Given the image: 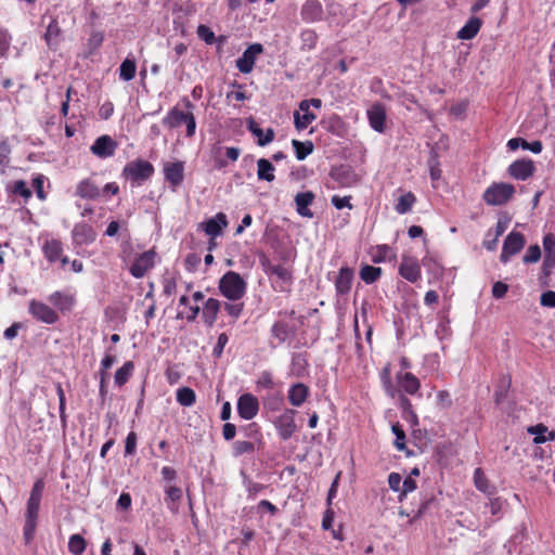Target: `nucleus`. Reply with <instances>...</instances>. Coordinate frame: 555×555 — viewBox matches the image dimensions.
<instances>
[{"label": "nucleus", "mask_w": 555, "mask_h": 555, "mask_svg": "<svg viewBox=\"0 0 555 555\" xmlns=\"http://www.w3.org/2000/svg\"><path fill=\"white\" fill-rule=\"evenodd\" d=\"M76 195L81 198L94 199L100 196V189L90 179H85L77 184Z\"/></svg>", "instance_id": "nucleus-26"}, {"label": "nucleus", "mask_w": 555, "mask_h": 555, "mask_svg": "<svg viewBox=\"0 0 555 555\" xmlns=\"http://www.w3.org/2000/svg\"><path fill=\"white\" fill-rule=\"evenodd\" d=\"M415 201H416L415 195L412 192H408L399 197L395 209L400 215L406 214L408 211L411 210Z\"/></svg>", "instance_id": "nucleus-40"}, {"label": "nucleus", "mask_w": 555, "mask_h": 555, "mask_svg": "<svg viewBox=\"0 0 555 555\" xmlns=\"http://www.w3.org/2000/svg\"><path fill=\"white\" fill-rule=\"evenodd\" d=\"M511 377L502 376L495 387L494 399L496 404H501L503 400L506 398L508 389L511 387Z\"/></svg>", "instance_id": "nucleus-38"}, {"label": "nucleus", "mask_w": 555, "mask_h": 555, "mask_svg": "<svg viewBox=\"0 0 555 555\" xmlns=\"http://www.w3.org/2000/svg\"><path fill=\"white\" fill-rule=\"evenodd\" d=\"M392 431L396 435L395 446L399 451L405 449V434L401 426L397 423L392 425Z\"/></svg>", "instance_id": "nucleus-50"}, {"label": "nucleus", "mask_w": 555, "mask_h": 555, "mask_svg": "<svg viewBox=\"0 0 555 555\" xmlns=\"http://www.w3.org/2000/svg\"><path fill=\"white\" fill-rule=\"evenodd\" d=\"M48 300L62 313L72 311L76 305L75 294L68 291H56L48 297Z\"/></svg>", "instance_id": "nucleus-12"}, {"label": "nucleus", "mask_w": 555, "mask_h": 555, "mask_svg": "<svg viewBox=\"0 0 555 555\" xmlns=\"http://www.w3.org/2000/svg\"><path fill=\"white\" fill-rule=\"evenodd\" d=\"M115 362L116 357L114 354H105V357L101 361L100 374H107V371L113 366Z\"/></svg>", "instance_id": "nucleus-61"}, {"label": "nucleus", "mask_w": 555, "mask_h": 555, "mask_svg": "<svg viewBox=\"0 0 555 555\" xmlns=\"http://www.w3.org/2000/svg\"><path fill=\"white\" fill-rule=\"evenodd\" d=\"M267 273L276 275L283 281H289L292 279V272L284 266L271 264L268 259L261 261Z\"/></svg>", "instance_id": "nucleus-33"}, {"label": "nucleus", "mask_w": 555, "mask_h": 555, "mask_svg": "<svg viewBox=\"0 0 555 555\" xmlns=\"http://www.w3.org/2000/svg\"><path fill=\"white\" fill-rule=\"evenodd\" d=\"M341 472H338L330 487V490H328V493H327V499H326V502H327V505H331L332 504V501L334 498H336V494H337V490H338V485H339V480H340V477H341Z\"/></svg>", "instance_id": "nucleus-57"}, {"label": "nucleus", "mask_w": 555, "mask_h": 555, "mask_svg": "<svg viewBox=\"0 0 555 555\" xmlns=\"http://www.w3.org/2000/svg\"><path fill=\"white\" fill-rule=\"evenodd\" d=\"M228 220L227 216L223 212H218L214 218L208 219L205 222H202L199 227L205 231V233L211 238L219 236L222 233V230L227 228Z\"/></svg>", "instance_id": "nucleus-15"}, {"label": "nucleus", "mask_w": 555, "mask_h": 555, "mask_svg": "<svg viewBox=\"0 0 555 555\" xmlns=\"http://www.w3.org/2000/svg\"><path fill=\"white\" fill-rule=\"evenodd\" d=\"M301 48L305 50H312L317 46L318 35L312 29H305L300 34Z\"/></svg>", "instance_id": "nucleus-43"}, {"label": "nucleus", "mask_w": 555, "mask_h": 555, "mask_svg": "<svg viewBox=\"0 0 555 555\" xmlns=\"http://www.w3.org/2000/svg\"><path fill=\"white\" fill-rule=\"evenodd\" d=\"M63 251L62 242L55 238L47 240L42 245L43 256L51 263L57 262L64 254Z\"/></svg>", "instance_id": "nucleus-20"}, {"label": "nucleus", "mask_w": 555, "mask_h": 555, "mask_svg": "<svg viewBox=\"0 0 555 555\" xmlns=\"http://www.w3.org/2000/svg\"><path fill=\"white\" fill-rule=\"evenodd\" d=\"M482 21L479 17L472 16L457 31L456 37L461 40H470L479 33Z\"/></svg>", "instance_id": "nucleus-23"}, {"label": "nucleus", "mask_w": 555, "mask_h": 555, "mask_svg": "<svg viewBox=\"0 0 555 555\" xmlns=\"http://www.w3.org/2000/svg\"><path fill=\"white\" fill-rule=\"evenodd\" d=\"M474 485L479 491L489 496L495 493V488L489 483L487 476L480 467H477L474 472Z\"/></svg>", "instance_id": "nucleus-29"}, {"label": "nucleus", "mask_w": 555, "mask_h": 555, "mask_svg": "<svg viewBox=\"0 0 555 555\" xmlns=\"http://www.w3.org/2000/svg\"><path fill=\"white\" fill-rule=\"evenodd\" d=\"M257 177L259 180L271 182L274 180V166L266 158L257 160Z\"/></svg>", "instance_id": "nucleus-32"}, {"label": "nucleus", "mask_w": 555, "mask_h": 555, "mask_svg": "<svg viewBox=\"0 0 555 555\" xmlns=\"http://www.w3.org/2000/svg\"><path fill=\"white\" fill-rule=\"evenodd\" d=\"M541 258V249L539 245H531L527 249L526 255L522 258L525 263H534Z\"/></svg>", "instance_id": "nucleus-51"}, {"label": "nucleus", "mask_w": 555, "mask_h": 555, "mask_svg": "<svg viewBox=\"0 0 555 555\" xmlns=\"http://www.w3.org/2000/svg\"><path fill=\"white\" fill-rule=\"evenodd\" d=\"M323 13V7L318 0H307L300 10V16L306 23L321 21Z\"/></svg>", "instance_id": "nucleus-16"}, {"label": "nucleus", "mask_w": 555, "mask_h": 555, "mask_svg": "<svg viewBox=\"0 0 555 555\" xmlns=\"http://www.w3.org/2000/svg\"><path fill=\"white\" fill-rule=\"evenodd\" d=\"M263 48L260 43L249 46L236 60V67L243 74H248L253 70L257 56L262 53Z\"/></svg>", "instance_id": "nucleus-9"}, {"label": "nucleus", "mask_w": 555, "mask_h": 555, "mask_svg": "<svg viewBox=\"0 0 555 555\" xmlns=\"http://www.w3.org/2000/svg\"><path fill=\"white\" fill-rule=\"evenodd\" d=\"M388 485L392 491H395V492L401 491V487H402L401 475L399 473H395V472L390 473L388 476Z\"/></svg>", "instance_id": "nucleus-55"}, {"label": "nucleus", "mask_w": 555, "mask_h": 555, "mask_svg": "<svg viewBox=\"0 0 555 555\" xmlns=\"http://www.w3.org/2000/svg\"><path fill=\"white\" fill-rule=\"evenodd\" d=\"M292 145L294 147L296 158L298 160H304L308 155L313 152V143L311 141L301 142L298 140H293Z\"/></svg>", "instance_id": "nucleus-37"}, {"label": "nucleus", "mask_w": 555, "mask_h": 555, "mask_svg": "<svg viewBox=\"0 0 555 555\" xmlns=\"http://www.w3.org/2000/svg\"><path fill=\"white\" fill-rule=\"evenodd\" d=\"M117 147L116 142L109 135L99 137L91 146V152L100 158L113 156Z\"/></svg>", "instance_id": "nucleus-13"}, {"label": "nucleus", "mask_w": 555, "mask_h": 555, "mask_svg": "<svg viewBox=\"0 0 555 555\" xmlns=\"http://www.w3.org/2000/svg\"><path fill=\"white\" fill-rule=\"evenodd\" d=\"M534 170L535 166L531 159L515 160L507 168V172L512 178L521 181H525L532 177Z\"/></svg>", "instance_id": "nucleus-10"}, {"label": "nucleus", "mask_w": 555, "mask_h": 555, "mask_svg": "<svg viewBox=\"0 0 555 555\" xmlns=\"http://www.w3.org/2000/svg\"><path fill=\"white\" fill-rule=\"evenodd\" d=\"M61 35V27L56 20H52L48 25L47 31L44 34V39L48 46H52L57 43V38Z\"/></svg>", "instance_id": "nucleus-44"}, {"label": "nucleus", "mask_w": 555, "mask_h": 555, "mask_svg": "<svg viewBox=\"0 0 555 555\" xmlns=\"http://www.w3.org/2000/svg\"><path fill=\"white\" fill-rule=\"evenodd\" d=\"M429 175L433 181H438L441 178L440 163L438 155L433 152L428 159Z\"/></svg>", "instance_id": "nucleus-47"}, {"label": "nucleus", "mask_w": 555, "mask_h": 555, "mask_svg": "<svg viewBox=\"0 0 555 555\" xmlns=\"http://www.w3.org/2000/svg\"><path fill=\"white\" fill-rule=\"evenodd\" d=\"M366 114L371 128L383 133L385 131L386 121V109L384 105L375 103L367 109Z\"/></svg>", "instance_id": "nucleus-14"}, {"label": "nucleus", "mask_w": 555, "mask_h": 555, "mask_svg": "<svg viewBox=\"0 0 555 555\" xmlns=\"http://www.w3.org/2000/svg\"><path fill=\"white\" fill-rule=\"evenodd\" d=\"M134 370V365L132 361H127L124 363L121 367H119L114 376L115 384L117 386L125 385L130 376L132 375V372Z\"/></svg>", "instance_id": "nucleus-36"}, {"label": "nucleus", "mask_w": 555, "mask_h": 555, "mask_svg": "<svg viewBox=\"0 0 555 555\" xmlns=\"http://www.w3.org/2000/svg\"><path fill=\"white\" fill-rule=\"evenodd\" d=\"M294 113V125L299 131L305 130L308 126L317 119V115L309 109Z\"/></svg>", "instance_id": "nucleus-34"}, {"label": "nucleus", "mask_w": 555, "mask_h": 555, "mask_svg": "<svg viewBox=\"0 0 555 555\" xmlns=\"http://www.w3.org/2000/svg\"><path fill=\"white\" fill-rule=\"evenodd\" d=\"M540 304L543 307L555 308V292L554 291L544 292L540 297Z\"/></svg>", "instance_id": "nucleus-58"}, {"label": "nucleus", "mask_w": 555, "mask_h": 555, "mask_svg": "<svg viewBox=\"0 0 555 555\" xmlns=\"http://www.w3.org/2000/svg\"><path fill=\"white\" fill-rule=\"evenodd\" d=\"M399 273L411 283H415L421 278V268L413 258H404L399 267Z\"/></svg>", "instance_id": "nucleus-19"}, {"label": "nucleus", "mask_w": 555, "mask_h": 555, "mask_svg": "<svg viewBox=\"0 0 555 555\" xmlns=\"http://www.w3.org/2000/svg\"><path fill=\"white\" fill-rule=\"evenodd\" d=\"M544 259L542 271L545 276H550L555 269V235L547 233L543 237Z\"/></svg>", "instance_id": "nucleus-11"}, {"label": "nucleus", "mask_w": 555, "mask_h": 555, "mask_svg": "<svg viewBox=\"0 0 555 555\" xmlns=\"http://www.w3.org/2000/svg\"><path fill=\"white\" fill-rule=\"evenodd\" d=\"M272 336L278 340L279 344H282L288 337V326L284 322H276L273 324L271 328Z\"/></svg>", "instance_id": "nucleus-46"}, {"label": "nucleus", "mask_w": 555, "mask_h": 555, "mask_svg": "<svg viewBox=\"0 0 555 555\" xmlns=\"http://www.w3.org/2000/svg\"><path fill=\"white\" fill-rule=\"evenodd\" d=\"M190 112L184 113L178 107L171 108L163 119V125L167 128H177L189 118Z\"/></svg>", "instance_id": "nucleus-27"}, {"label": "nucleus", "mask_w": 555, "mask_h": 555, "mask_svg": "<svg viewBox=\"0 0 555 555\" xmlns=\"http://www.w3.org/2000/svg\"><path fill=\"white\" fill-rule=\"evenodd\" d=\"M164 175L172 188L179 186L184 179V164L182 162L167 163L164 166Z\"/></svg>", "instance_id": "nucleus-17"}, {"label": "nucleus", "mask_w": 555, "mask_h": 555, "mask_svg": "<svg viewBox=\"0 0 555 555\" xmlns=\"http://www.w3.org/2000/svg\"><path fill=\"white\" fill-rule=\"evenodd\" d=\"M156 253L153 249L144 251L135 257L133 263L130 266L129 271L135 279L143 278L155 264Z\"/></svg>", "instance_id": "nucleus-8"}, {"label": "nucleus", "mask_w": 555, "mask_h": 555, "mask_svg": "<svg viewBox=\"0 0 555 555\" xmlns=\"http://www.w3.org/2000/svg\"><path fill=\"white\" fill-rule=\"evenodd\" d=\"M314 199V194L311 191L298 193L295 196L296 209L301 217L312 218L313 212L309 209V206Z\"/></svg>", "instance_id": "nucleus-22"}, {"label": "nucleus", "mask_w": 555, "mask_h": 555, "mask_svg": "<svg viewBox=\"0 0 555 555\" xmlns=\"http://www.w3.org/2000/svg\"><path fill=\"white\" fill-rule=\"evenodd\" d=\"M248 130L257 138V143L260 146H264L274 140V130L272 128H268L266 132H263L253 119L248 122Z\"/></svg>", "instance_id": "nucleus-24"}, {"label": "nucleus", "mask_w": 555, "mask_h": 555, "mask_svg": "<svg viewBox=\"0 0 555 555\" xmlns=\"http://www.w3.org/2000/svg\"><path fill=\"white\" fill-rule=\"evenodd\" d=\"M353 280V270L349 267H343L335 281L336 292L340 295H346L351 289Z\"/></svg>", "instance_id": "nucleus-21"}, {"label": "nucleus", "mask_w": 555, "mask_h": 555, "mask_svg": "<svg viewBox=\"0 0 555 555\" xmlns=\"http://www.w3.org/2000/svg\"><path fill=\"white\" fill-rule=\"evenodd\" d=\"M218 288L231 301L240 300L246 293V281L234 271L225 272L219 280Z\"/></svg>", "instance_id": "nucleus-3"}, {"label": "nucleus", "mask_w": 555, "mask_h": 555, "mask_svg": "<svg viewBox=\"0 0 555 555\" xmlns=\"http://www.w3.org/2000/svg\"><path fill=\"white\" fill-rule=\"evenodd\" d=\"M308 393L309 388L305 384L298 383L289 388L288 400L293 405L299 406L306 401Z\"/></svg>", "instance_id": "nucleus-28"}, {"label": "nucleus", "mask_w": 555, "mask_h": 555, "mask_svg": "<svg viewBox=\"0 0 555 555\" xmlns=\"http://www.w3.org/2000/svg\"><path fill=\"white\" fill-rule=\"evenodd\" d=\"M244 309V304L243 302H227L224 305V310L229 313V315L237 319L242 311Z\"/></svg>", "instance_id": "nucleus-54"}, {"label": "nucleus", "mask_w": 555, "mask_h": 555, "mask_svg": "<svg viewBox=\"0 0 555 555\" xmlns=\"http://www.w3.org/2000/svg\"><path fill=\"white\" fill-rule=\"evenodd\" d=\"M528 434L533 435V442L535 444L544 443L548 440L555 439V431H550L544 424H538L527 428Z\"/></svg>", "instance_id": "nucleus-25"}, {"label": "nucleus", "mask_w": 555, "mask_h": 555, "mask_svg": "<svg viewBox=\"0 0 555 555\" xmlns=\"http://www.w3.org/2000/svg\"><path fill=\"white\" fill-rule=\"evenodd\" d=\"M332 204L337 208V209H343L345 207H348V208H352V205L350 204V197L349 196H345V197H339L337 195H334L332 197Z\"/></svg>", "instance_id": "nucleus-63"}, {"label": "nucleus", "mask_w": 555, "mask_h": 555, "mask_svg": "<svg viewBox=\"0 0 555 555\" xmlns=\"http://www.w3.org/2000/svg\"><path fill=\"white\" fill-rule=\"evenodd\" d=\"M257 386L266 389H272L274 386L273 377L270 372H262L257 380Z\"/></svg>", "instance_id": "nucleus-52"}, {"label": "nucleus", "mask_w": 555, "mask_h": 555, "mask_svg": "<svg viewBox=\"0 0 555 555\" xmlns=\"http://www.w3.org/2000/svg\"><path fill=\"white\" fill-rule=\"evenodd\" d=\"M12 192L16 195L22 196L25 199L30 198L33 195L31 190L27 186V184L24 180L15 181L12 186Z\"/></svg>", "instance_id": "nucleus-49"}, {"label": "nucleus", "mask_w": 555, "mask_h": 555, "mask_svg": "<svg viewBox=\"0 0 555 555\" xmlns=\"http://www.w3.org/2000/svg\"><path fill=\"white\" fill-rule=\"evenodd\" d=\"M137 447V435L134 431H130L126 438L125 452L126 454H132Z\"/></svg>", "instance_id": "nucleus-60"}, {"label": "nucleus", "mask_w": 555, "mask_h": 555, "mask_svg": "<svg viewBox=\"0 0 555 555\" xmlns=\"http://www.w3.org/2000/svg\"><path fill=\"white\" fill-rule=\"evenodd\" d=\"M137 65L134 60L126 59L119 67V78L125 81H130L134 78Z\"/></svg>", "instance_id": "nucleus-41"}, {"label": "nucleus", "mask_w": 555, "mask_h": 555, "mask_svg": "<svg viewBox=\"0 0 555 555\" xmlns=\"http://www.w3.org/2000/svg\"><path fill=\"white\" fill-rule=\"evenodd\" d=\"M122 173L127 179L141 182L147 180L154 173V167L147 160L135 159L125 166Z\"/></svg>", "instance_id": "nucleus-5"}, {"label": "nucleus", "mask_w": 555, "mask_h": 555, "mask_svg": "<svg viewBox=\"0 0 555 555\" xmlns=\"http://www.w3.org/2000/svg\"><path fill=\"white\" fill-rule=\"evenodd\" d=\"M508 291V285L503 282H495L492 286V296L496 299L503 298Z\"/></svg>", "instance_id": "nucleus-59"}, {"label": "nucleus", "mask_w": 555, "mask_h": 555, "mask_svg": "<svg viewBox=\"0 0 555 555\" xmlns=\"http://www.w3.org/2000/svg\"><path fill=\"white\" fill-rule=\"evenodd\" d=\"M525 243V236L520 232H511L504 240L500 260L506 263L512 256L524 248Z\"/></svg>", "instance_id": "nucleus-7"}, {"label": "nucleus", "mask_w": 555, "mask_h": 555, "mask_svg": "<svg viewBox=\"0 0 555 555\" xmlns=\"http://www.w3.org/2000/svg\"><path fill=\"white\" fill-rule=\"evenodd\" d=\"M416 481L411 476L406 477L402 481L399 499L402 500V498L405 496L408 493L413 492L416 489Z\"/></svg>", "instance_id": "nucleus-53"}, {"label": "nucleus", "mask_w": 555, "mask_h": 555, "mask_svg": "<svg viewBox=\"0 0 555 555\" xmlns=\"http://www.w3.org/2000/svg\"><path fill=\"white\" fill-rule=\"evenodd\" d=\"M228 340H229V338H228V336H227V334H225V333H221V334L218 336L217 344H216V346H215V348H214V354H215L216 357H220V356H221V353H222V351H223V349H224L225 345L228 344Z\"/></svg>", "instance_id": "nucleus-62"}, {"label": "nucleus", "mask_w": 555, "mask_h": 555, "mask_svg": "<svg viewBox=\"0 0 555 555\" xmlns=\"http://www.w3.org/2000/svg\"><path fill=\"white\" fill-rule=\"evenodd\" d=\"M220 310V301L215 298H209L203 309V319L205 323L209 326H211L216 320L218 312Z\"/></svg>", "instance_id": "nucleus-30"}, {"label": "nucleus", "mask_w": 555, "mask_h": 555, "mask_svg": "<svg viewBox=\"0 0 555 555\" xmlns=\"http://www.w3.org/2000/svg\"><path fill=\"white\" fill-rule=\"evenodd\" d=\"M197 35L207 43H212L215 41V34L205 25H199L197 27Z\"/></svg>", "instance_id": "nucleus-56"}, {"label": "nucleus", "mask_w": 555, "mask_h": 555, "mask_svg": "<svg viewBox=\"0 0 555 555\" xmlns=\"http://www.w3.org/2000/svg\"><path fill=\"white\" fill-rule=\"evenodd\" d=\"M44 489V482L42 479L36 480L34 483L29 499L27 501V508L25 513V524H24V538L26 542H30L34 539L36 527H37V519L40 508V502L42 498Z\"/></svg>", "instance_id": "nucleus-2"}, {"label": "nucleus", "mask_w": 555, "mask_h": 555, "mask_svg": "<svg viewBox=\"0 0 555 555\" xmlns=\"http://www.w3.org/2000/svg\"><path fill=\"white\" fill-rule=\"evenodd\" d=\"M167 499L171 502L180 501L182 498V490L179 487L170 486L166 489Z\"/></svg>", "instance_id": "nucleus-64"}, {"label": "nucleus", "mask_w": 555, "mask_h": 555, "mask_svg": "<svg viewBox=\"0 0 555 555\" xmlns=\"http://www.w3.org/2000/svg\"><path fill=\"white\" fill-rule=\"evenodd\" d=\"M515 194V188L511 183L494 182L483 193V201L490 206L506 204Z\"/></svg>", "instance_id": "nucleus-4"}, {"label": "nucleus", "mask_w": 555, "mask_h": 555, "mask_svg": "<svg viewBox=\"0 0 555 555\" xmlns=\"http://www.w3.org/2000/svg\"><path fill=\"white\" fill-rule=\"evenodd\" d=\"M308 360L302 353H295L292 358L291 372L293 375L300 377L306 373Z\"/></svg>", "instance_id": "nucleus-35"}, {"label": "nucleus", "mask_w": 555, "mask_h": 555, "mask_svg": "<svg viewBox=\"0 0 555 555\" xmlns=\"http://www.w3.org/2000/svg\"><path fill=\"white\" fill-rule=\"evenodd\" d=\"M259 410L257 398L251 393H244L238 398L237 411L240 416H256Z\"/></svg>", "instance_id": "nucleus-18"}, {"label": "nucleus", "mask_w": 555, "mask_h": 555, "mask_svg": "<svg viewBox=\"0 0 555 555\" xmlns=\"http://www.w3.org/2000/svg\"><path fill=\"white\" fill-rule=\"evenodd\" d=\"M233 450H234V455L240 456L245 453H253L255 450V446L251 441L237 440L233 446Z\"/></svg>", "instance_id": "nucleus-48"}, {"label": "nucleus", "mask_w": 555, "mask_h": 555, "mask_svg": "<svg viewBox=\"0 0 555 555\" xmlns=\"http://www.w3.org/2000/svg\"><path fill=\"white\" fill-rule=\"evenodd\" d=\"M177 400L181 405L190 406L195 402V392L189 387H183L177 391Z\"/></svg>", "instance_id": "nucleus-45"}, {"label": "nucleus", "mask_w": 555, "mask_h": 555, "mask_svg": "<svg viewBox=\"0 0 555 555\" xmlns=\"http://www.w3.org/2000/svg\"><path fill=\"white\" fill-rule=\"evenodd\" d=\"M382 275V269L379 267H373L365 264L360 270V278L366 283L372 284L376 282Z\"/></svg>", "instance_id": "nucleus-39"}, {"label": "nucleus", "mask_w": 555, "mask_h": 555, "mask_svg": "<svg viewBox=\"0 0 555 555\" xmlns=\"http://www.w3.org/2000/svg\"><path fill=\"white\" fill-rule=\"evenodd\" d=\"M380 382L385 391L391 397L396 398L397 395H401L400 391L404 390L410 395H414L420 388V380L412 373H398L397 385L391 383V367L390 364H386L380 372Z\"/></svg>", "instance_id": "nucleus-1"}, {"label": "nucleus", "mask_w": 555, "mask_h": 555, "mask_svg": "<svg viewBox=\"0 0 555 555\" xmlns=\"http://www.w3.org/2000/svg\"><path fill=\"white\" fill-rule=\"evenodd\" d=\"M274 424L284 440L291 438L297 429L294 418H275Z\"/></svg>", "instance_id": "nucleus-31"}, {"label": "nucleus", "mask_w": 555, "mask_h": 555, "mask_svg": "<svg viewBox=\"0 0 555 555\" xmlns=\"http://www.w3.org/2000/svg\"><path fill=\"white\" fill-rule=\"evenodd\" d=\"M28 312L34 319L46 324H54L59 321V314L53 308L36 299L29 301Z\"/></svg>", "instance_id": "nucleus-6"}, {"label": "nucleus", "mask_w": 555, "mask_h": 555, "mask_svg": "<svg viewBox=\"0 0 555 555\" xmlns=\"http://www.w3.org/2000/svg\"><path fill=\"white\" fill-rule=\"evenodd\" d=\"M86 540L80 534H73L68 541V551L73 555H81L86 551Z\"/></svg>", "instance_id": "nucleus-42"}]
</instances>
